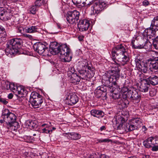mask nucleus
Segmentation results:
<instances>
[{"label": "nucleus", "mask_w": 158, "mask_h": 158, "mask_svg": "<svg viewBox=\"0 0 158 158\" xmlns=\"http://www.w3.org/2000/svg\"><path fill=\"white\" fill-rule=\"evenodd\" d=\"M150 109L153 110L154 109L158 108V102H155L154 103L150 104L149 106Z\"/></svg>", "instance_id": "40"}, {"label": "nucleus", "mask_w": 158, "mask_h": 158, "mask_svg": "<svg viewBox=\"0 0 158 158\" xmlns=\"http://www.w3.org/2000/svg\"><path fill=\"white\" fill-rule=\"evenodd\" d=\"M156 93V91L155 89H152L149 91V94L150 96H153L155 95Z\"/></svg>", "instance_id": "43"}, {"label": "nucleus", "mask_w": 158, "mask_h": 158, "mask_svg": "<svg viewBox=\"0 0 158 158\" xmlns=\"http://www.w3.org/2000/svg\"><path fill=\"white\" fill-rule=\"evenodd\" d=\"M48 127L49 126L47 124L44 123L42 124L40 126V132L50 134L52 132V130L49 129Z\"/></svg>", "instance_id": "24"}, {"label": "nucleus", "mask_w": 158, "mask_h": 158, "mask_svg": "<svg viewBox=\"0 0 158 158\" xmlns=\"http://www.w3.org/2000/svg\"><path fill=\"white\" fill-rule=\"evenodd\" d=\"M13 96V95L11 94H10L8 95V98L9 99H11Z\"/></svg>", "instance_id": "57"}, {"label": "nucleus", "mask_w": 158, "mask_h": 158, "mask_svg": "<svg viewBox=\"0 0 158 158\" xmlns=\"http://www.w3.org/2000/svg\"><path fill=\"white\" fill-rule=\"evenodd\" d=\"M148 129L145 126H143L142 127V130L143 131L144 133H146V131Z\"/></svg>", "instance_id": "53"}, {"label": "nucleus", "mask_w": 158, "mask_h": 158, "mask_svg": "<svg viewBox=\"0 0 158 158\" xmlns=\"http://www.w3.org/2000/svg\"><path fill=\"white\" fill-rule=\"evenodd\" d=\"M67 135H68V137L73 140H77L81 137L80 135L75 132L68 133Z\"/></svg>", "instance_id": "30"}, {"label": "nucleus", "mask_w": 158, "mask_h": 158, "mask_svg": "<svg viewBox=\"0 0 158 158\" xmlns=\"http://www.w3.org/2000/svg\"><path fill=\"white\" fill-rule=\"evenodd\" d=\"M35 5L39 7L45 4L47 1V0H35Z\"/></svg>", "instance_id": "34"}, {"label": "nucleus", "mask_w": 158, "mask_h": 158, "mask_svg": "<svg viewBox=\"0 0 158 158\" xmlns=\"http://www.w3.org/2000/svg\"><path fill=\"white\" fill-rule=\"evenodd\" d=\"M111 69L102 76V82L105 86L110 88L113 87V85L116 86L119 77L120 70L118 63L112 64Z\"/></svg>", "instance_id": "3"}, {"label": "nucleus", "mask_w": 158, "mask_h": 158, "mask_svg": "<svg viewBox=\"0 0 158 158\" xmlns=\"http://www.w3.org/2000/svg\"><path fill=\"white\" fill-rule=\"evenodd\" d=\"M149 2L147 0H144L143 2V5L145 6H146L149 5Z\"/></svg>", "instance_id": "47"}, {"label": "nucleus", "mask_w": 158, "mask_h": 158, "mask_svg": "<svg viewBox=\"0 0 158 158\" xmlns=\"http://www.w3.org/2000/svg\"><path fill=\"white\" fill-rule=\"evenodd\" d=\"M146 80L149 84L156 85L158 84V77L155 75H152L147 78Z\"/></svg>", "instance_id": "19"}, {"label": "nucleus", "mask_w": 158, "mask_h": 158, "mask_svg": "<svg viewBox=\"0 0 158 158\" xmlns=\"http://www.w3.org/2000/svg\"><path fill=\"white\" fill-rule=\"evenodd\" d=\"M117 87V89L115 87L111 88L109 89L110 92L112 94L110 95L111 97L114 99L118 100L121 98L120 100V102H118L120 103L121 102V100H123L124 101V100L122 99V98H121V94L120 93V88H118V86L117 85L116 86Z\"/></svg>", "instance_id": "16"}, {"label": "nucleus", "mask_w": 158, "mask_h": 158, "mask_svg": "<svg viewBox=\"0 0 158 158\" xmlns=\"http://www.w3.org/2000/svg\"><path fill=\"white\" fill-rule=\"evenodd\" d=\"M90 113L92 116L98 118H102L104 115V112L100 110H92L90 111Z\"/></svg>", "instance_id": "22"}, {"label": "nucleus", "mask_w": 158, "mask_h": 158, "mask_svg": "<svg viewBox=\"0 0 158 158\" xmlns=\"http://www.w3.org/2000/svg\"><path fill=\"white\" fill-rule=\"evenodd\" d=\"M5 3V0H0V8H2L1 6H3Z\"/></svg>", "instance_id": "50"}, {"label": "nucleus", "mask_w": 158, "mask_h": 158, "mask_svg": "<svg viewBox=\"0 0 158 158\" xmlns=\"http://www.w3.org/2000/svg\"><path fill=\"white\" fill-rule=\"evenodd\" d=\"M58 28H60V26H59V25H58Z\"/></svg>", "instance_id": "62"}, {"label": "nucleus", "mask_w": 158, "mask_h": 158, "mask_svg": "<svg viewBox=\"0 0 158 158\" xmlns=\"http://www.w3.org/2000/svg\"><path fill=\"white\" fill-rule=\"evenodd\" d=\"M0 102L4 105H6L8 103V102L5 99L3 98H0Z\"/></svg>", "instance_id": "48"}, {"label": "nucleus", "mask_w": 158, "mask_h": 158, "mask_svg": "<svg viewBox=\"0 0 158 158\" xmlns=\"http://www.w3.org/2000/svg\"><path fill=\"white\" fill-rule=\"evenodd\" d=\"M144 146L147 148H152L153 152L158 151V136H151L143 142Z\"/></svg>", "instance_id": "9"}, {"label": "nucleus", "mask_w": 158, "mask_h": 158, "mask_svg": "<svg viewBox=\"0 0 158 158\" xmlns=\"http://www.w3.org/2000/svg\"><path fill=\"white\" fill-rule=\"evenodd\" d=\"M15 93H17L19 95H20L19 97H22L26 96L28 93L26 89L22 86H17L16 87Z\"/></svg>", "instance_id": "20"}, {"label": "nucleus", "mask_w": 158, "mask_h": 158, "mask_svg": "<svg viewBox=\"0 0 158 158\" xmlns=\"http://www.w3.org/2000/svg\"><path fill=\"white\" fill-rule=\"evenodd\" d=\"M152 44L154 48L158 50V36L153 40Z\"/></svg>", "instance_id": "37"}, {"label": "nucleus", "mask_w": 158, "mask_h": 158, "mask_svg": "<svg viewBox=\"0 0 158 158\" xmlns=\"http://www.w3.org/2000/svg\"><path fill=\"white\" fill-rule=\"evenodd\" d=\"M110 140L108 139H100L98 140L99 143L102 142H109L110 141Z\"/></svg>", "instance_id": "46"}, {"label": "nucleus", "mask_w": 158, "mask_h": 158, "mask_svg": "<svg viewBox=\"0 0 158 158\" xmlns=\"http://www.w3.org/2000/svg\"><path fill=\"white\" fill-rule=\"evenodd\" d=\"M116 60L121 63L122 65H124L129 61L130 59L127 52L123 54H119V55L116 56Z\"/></svg>", "instance_id": "18"}, {"label": "nucleus", "mask_w": 158, "mask_h": 158, "mask_svg": "<svg viewBox=\"0 0 158 158\" xmlns=\"http://www.w3.org/2000/svg\"><path fill=\"white\" fill-rule=\"evenodd\" d=\"M69 98L68 104L71 106L75 104L79 101L78 97L75 93L70 94Z\"/></svg>", "instance_id": "21"}, {"label": "nucleus", "mask_w": 158, "mask_h": 158, "mask_svg": "<svg viewBox=\"0 0 158 158\" xmlns=\"http://www.w3.org/2000/svg\"><path fill=\"white\" fill-rule=\"evenodd\" d=\"M94 0H92L90 1V0H86V2H84V4H83L85 6H86L87 7H89L90 6H92L94 2Z\"/></svg>", "instance_id": "39"}, {"label": "nucleus", "mask_w": 158, "mask_h": 158, "mask_svg": "<svg viewBox=\"0 0 158 158\" xmlns=\"http://www.w3.org/2000/svg\"><path fill=\"white\" fill-rule=\"evenodd\" d=\"M5 122L4 121V120L1 119L0 120V123L1 124H2L3 123H4V122Z\"/></svg>", "instance_id": "58"}, {"label": "nucleus", "mask_w": 158, "mask_h": 158, "mask_svg": "<svg viewBox=\"0 0 158 158\" xmlns=\"http://www.w3.org/2000/svg\"><path fill=\"white\" fill-rule=\"evenodd\" d=\"M109 158V157L105 154H101L99 158Z\"/></svg>", "instance_id": "51"}, {"label": "nucleus", "mask_w": 158, "mask_h": 158, "mask_svg": "<svg viewBox=\"0 0 158 158\" xmlns=\"http://www.w3.org/2000/svg\"><path fill=\"white\" fill-rule=\"evenodd\" d=\"M24 29L22 27H17V31L21 33L24 32Z\"/></svg>", "instance_id": "42"}, {"label": "nucleus", "mask_w": 158, "mask_h": 158, "mask_svg": "<svg viewBox=\"0 0 158 158\" xmlns=\"http://www.w3.org/2000/svg\"><path fill=\"white\" fill-rule=\"evenodd\" d=\"M43 102L42 96L38 93L35 92H33L31 93L29 99V102L33 107L34 108L40 107Z\"/></svg>", "instance_id": "8"}, {"label": "nucleus", "mask_w": 158, "mask_h": 158, "mask_svg": "<svg viewBox=\"0 0 158 158\" xmlns=\"http://www.w3.org/2000/svg\"><path fill=\"white\" fill-rule=\"evenodd\" d=\"M84 36L83 35H80L78 37V40L80 41H81L82 40H83L84 38Z\"/></svg>", "instance_id": "52"}, {"label": "nucleus", "mask_w": 158, "mask_h": 158, "mask_svg": "<svg viewBox=\"0 0 158 158\" xmlns=\"http://www.w3.org/2000/svg\"><path fill=\"white\" fill-rule=\"evenodd\" d=\"M127 94L126 95H124L123 96L124 101L121 100V102L118 103L122 106V108H125L129 104V102L127 100V99L132 102L135 101V102L137 103L139 102L140 100V96L136 90H130Z\"/></svg>", "instance_id": "7"}, {"label": "nucleus", "mask_w": 158, "mask_h": 158, "mask_svg": "<svg viewBox=\"0 0 158 158\" xmlns=\"http://www.w3.org/2000/svg\"><path fill=\"white\" fill-rule=\"evenodd\" d=\"M144 30L141 36V39L140 40V44H139L135 45V43L137 42V40H132L131 43L132 46L135 48L141 49L145 48L147 51H149L152 49V44L149 41V39L152 38L151 36L154 37L155 36L151 35V33L149 34Z\"/></svg>", "instance_id": "6"}, {"label": "nucleus", "mask_w": 158, "mask_h": 158, "mask_svg": "<svg viewBox=\"0 0 158 158\" xmlns=\"http://www.w3.org/2000/svg\"><path fill=\"white\" fill-rule=\"evenodd\" d=\"M125 52H127L122 45H118L112 49L111 52L112 57L115 64L116 63L115 61L116 56L119 55V54H123Z\"/></svg>", "instance_id": "14"}, {"label": "nucleus", "mask_w": 158, "mask_h": 158, "mask_svg": "<svg viewBox=\"0 0 158 158\" xmlns=\"http://www.w3.org/2000/svg\"><path fill=\"white\" fill-rule=\"evenodd\" d=\"M95 94H96V95L98 97H102V94L103 93H102L101 92V91L100 90H99L97 88L95 90Z\"/></svg>", "instance_id": "41"}, {"label": "nucleus", "mask_w": 158, "mask_h": 158, "mask_svg": "<svg viewBox=\"0 0 158 158\" xmlns=\"http://www.w3.org/2000/svg\"><path fill=\"white\" fill-rule=\"evenodd\" d=\"M6 32L5 28L2 26L0 25V35L3 34V33Z\"/></svg>", "instance_id": "49"}, {"label": "nucleus", "mask_w": 158, "mask_h": 158, "mask_svg": "<svg viewBox=\"0 0 158 158\" xmlns=\"http://www.w3.org/2000/svg\"><path fill=\"white\" fill-rule=\"evenodd\" d=\"M149 86L150 85L146 80L145 82H143L140 85L139 90L141 92H146L148 91Z\"/></svg>", "instance_id": "27"}, {"label": "nucleus", "mask_w": 158, "mask_h": 158, "mask_svg": "<svg viewBox=\"0 0 158 158\" xmlns=\"http://www.w3.org/2000/svg\"><path fill=\"white\" fill-rule=\"evenodd\" d=\"M49 50L50 53L53 55L59 53L60 59L64 62H69L71 60L72 56L71 50L66 44L59 45L56 42H52L50 43Z\"/></svg>", "instance_id": "2"}, {"label": "nucleus", "mask_w": 158, "mask_h": 158, "mask_svg": "<svg viewBox=\"0 0 158 158\" xmlns=\"http://www.w3.org/2000/svg\"><path fill=\"white\" fill-rule=\"evenodd\" d=\"M86 2V0H82V2L83 4H84V2Z\"/></svg>", "instance_id": "59"}, {"label": "nucleus", "mask_w": 158, "mask_h": 158, "mask_svg": "<svg viewBox=\"0 0 158 158\" xmlns=\"http://www.w3.org/2000/svg\"><path fill=\"white\" fill-rule=\"evenodd\" d=\"M151 35L155 36L156 31L158 30V16L154 17L151 21L150 27L145 30Z\"/></svg>", "instance_id": "13"}, {"label": "nucleus", "mask_w": 158, "mask_h": 158, "mask_svg": "<svg viewBox=\"0 0 158 158\" xmlns=\"http://www.w3.org/2000/svg\"><path fill=\"white\" fill-rule=\"evenodd\" d=\"M97 88L101 91V93H103L102 98H104L106 99L107 94V92L109 93V89H110V88L108 87L105 85H102L99 86Z\"/></svg>", "instance_id": "25"}, {"label": "nucleus", "mask_w": 158, "mask_h": 158, "mask_svg": "<svg viewBox=\"0 0 158 158\" xmlns=\"http://www.w3.org/2000/svg\"><path fill=\"white\" fill-rule=\"evenodd\" d=\"M80 13L76 10H73L68 12L66 20L70 24H74L77 23L79 19Z\"/></svg>", "instance_id": "11"}, {"label": "nucleus", "mask_w": 158, "mask_h": 158, "mask_svg": "<svg viewBox=\"0 0 158 158\" xmlns=\"http://www.w3.org/2000/svg\"><path fill=\"white\" fill-rule=\"evenodd\" d=\"M119 127L123 133L127 132L136 130L134 125L131 122L129 123H122L121 124L120 123Z\"/></svg>", "instance_id": "15"}, {"label": "nucleus", "mask_w": 158, "mask_h": 158, "mask_svg": "<svg viewBox=\"0 0 158 158\" xmlns=\"http://www.w3.org/2000/svg\"><path fill=\"white\" fill-rule=\"evenodd\" d=\"M136 129V130H138L139 128L140 127L142 123L141 120L139 118H134L132 119L131 122Z\"/></svg>", "instance_id": "28"}, {"label": "nucleus", "mask_w": 158, "mask_h": 158, "mask_svg": "<svg viewBox=\"0 0 158 158\" xmlns=\"http://www.w3.org/2000/svg\"><path fill=\"white\" fill-rule=\"evenodd\" d=\"M77 23V27L80 31H86L90 25L89 21L86 19H81Z\"/></svg>", "instance_id": "17"}, {"label": "nucleus", "mask_w": 158, "mask_h": 158, "mask_svg": "<svg viewBox=\"0 0 158 158\" xmlns=\"http://www.w3.org/2000/svg\"><path fill=\"white\" fill-rule=\"evenodd\" d=\"M149 55L150 58L148 59V61H151L152 60L157 61L158 60V52H152Z\"/></svg>", "instance_id": "32"}, {"label": "nucleus", "mask_w": 158, "mask_h": 158, "mask_svg": "<svg viewBox=\"0 0 158 158\" xmlns=\"http://www.w3.org/2000/svg\"><path fill=\"white\" fill-rule=\"evenodd\" d=\"M82 68L78 70L80 76H78L76 73H74V69L72 67L70 68V72L72 73L70 80L72 83L77 84L80 81L81 78L86 80L92 77L94 75L95 71V69L92 67L91 65H89L88 64L87 65H82Z\"/></svg>", "instance_id": "1"}, {"label": "nucleus", "mask_w": 158, "mask_h": 158, "mask_svg": "<svg viewBox=\"0 0 158 158\" xmlns=\"http://www.w3.org/2000/svg\"><path fill=\"white\" fill-rule=\"evenodd\" d=\"M106 6V3L103 1L94 0L91 9L92 10L95 11V13L98 14L103 10Z\"/></svg>", "instance_id": "12"}, {"label": "nucleus", "mask_w": 158, "mask_h": 158, "mask_svg": "<svg viewBox=\"0 0 158 158\" xmlns=\"http://www.w3.org/2000/svg\"><path fill=\"white\" fill-rule=\"evenodd\" d=\"M149 65V69L152 71L158 70V60L157 61L152 60L148 61Z\"/></svg>", "instance_id": "23"}, {"label": "nucleus", "mask_w": 158, "mask_h": 158, "mask_svg": "<svg viewBox=\"0 0 158 158\" xmlns=\"http://www.w3.org/2000/svg\"><path fill=\"white\" fill-rule=\"evenodd\" d=\"M48 44L45 42H39L34 44L33 46L34 50L39 54L43 56L48 55Z\"/></svg>", "instance_id": "10"}, {"label": "nucleus", "mask_w": 158, "mask_h": 158, "mask_svg": "<svg viewBox=\"0 0 158 158\" xmlns=\"http://www.w3.org/2000/svg\"><path fill=\"white\" fill-rule=\"evenodd\" d=\"M17 85H15L12 83H10L9 84L7 85V88L8 89H9L11 90L13 92H15L16 87Z\"/></svg>", "instance_id": "33"}, {"label": "nucleus", "mask_w": 158, "mask_h": 158, "mask_svg": "<svg viewBox=\"0 0 158 158\" xmlns=\"http://www.w3.org/2000/svg\"><path fill=\"white\" fill-rule=\"evenodd\" d=\"M26 124L27 127L31 130L36 128L37 127L36 122L35 121L28 120L26 121Z\"/></svg>", "instance_id": "29"}, {"label": "nucleus", "mask_w": 158, "mask_h": 158, "mask_svg": "<svg viewBox=\"0 0 158 158\" xmlns=\"http://www.w3.org/2000/svg\"><path fill=\"white\" fill-rule=\"evenodd\" d=\"M3 34L0 35V44L3 43L6 40V32H4Z\"/></svg>", "instance_id": "38"}, {"label": "nucleus", "mask_w": 158, "mask_h": 158, "mask_svg": "<svg viewBox=\"0 0 158 158\" xmlns=\"http://www.w3.org/2000/svg\"><path fill=\"white\" fill-rule=\"evenodd\" d=\"M1 118L4 120L6 127L11 131H15L19 127V123L16 122V117L13 113L7 109H4L2 111Z\"/></svg>", "instance_id": "4"}, {"label": "nucleus", "mask_w": 158, "mask_h": 158, "mask_svg": "<svg viewBox=\"0 0 158 158\" xmlns=\"http://www.w3.org/2000/svg\"><path fill=\"white\" fill-rule=\"evenodd\" d=\"M130 90H129L128 88L126 86H123L121 89V91L122 92V98L123 99V95H126L128 92V91Z\"/></svg>", "instance_id": "35"}, {"label": "nucleus", "mask_w": 158, "mask_h": 158, "mask_svg": "<svg viewBox=\"0 0 158 158\" xmlns=\"http://www.w3.org/2000/svg\"><path fill=\"white\" fill-rule=\"evenodd\" d=\"M73 3L75 5H78L82 2V0H72Z\"/></svg>", "instance_id": "44"}, {"label": "nucleus", "mask_w": 158, "mask_h": 158, "mask_svg": "<svg viewBox=\"0 0 158 158\" xmlns=\"http://www.w3.org/2000/svg\"><path fill=\"white\" fill-rule=\"evenodd\" d=\"M37 6L36 5L32 6L28 9V11L29 13H31L32 14H35L37 11L36 6Z\"/></svg>", "instance_id": "36"}, {"label": "nucleus", "mask_w": 158, "mask_h": 158, "mask_svg": "<svg viewBox=\"0 0 158 158\" xmlns=\"http://www.w3.org/2000/svg\"><path fill=\"white\" fill-rule=\"evenodd\" d=\"M40 28L37 26H32L25 29L26 32L30 33H33L39 32Z\"/></svg>", "instance_id": "26"}, {"label": "nucleus", "mask_w": 158, "mask_h": 158, "mask_svg": "<svg viewBox=\"0 0 158 158\" xmlns=\"http://www.w3.org/2000/svg\"><path fill=\"white\" fill-rule=\"evenodd\" d=\"M22 42L21 39L18 38H14L8 41L6 44L5 50L6 54L10 56L12 55L21 54L20 48Z\"/></svg>", "instance_id": "5"}, {"label": "nucleus", "mask_w": 158, "mask_h": 158, "mask_svg": "<svg viewBox=\"0 0 158 158\" xmlns=\"http://www.w3.org/2000/svg\"><path fill=\"white\" fill-rule=\"evenodd\" d=\"M5 10L3 8H0V16H2L5 14Z\"/></svg>", "instance_id": "45"}, {"label": "nucleus", "mask_w": 158, "mask_h": 158, "mask_svg": "<svg viewBox=\"0 0 158 158\" xmlns=\"http://www.w3.org/2000/svg\"><path fill=\"white\" fill-rule=\"evenodd\" d=\"M149 61H148V62L145 64L143 63L142 64H140L139 67L142 72L146 73L147 72L148 69H149Z\"/></svg>", "instance_id": "31"}, {"label": "nucleus", "mask_w": 158, "mask_h": 158, "mask_svg": "<svg viewBox=\"0 0 158 158\" xmlns=\"http://www.w3.org/2000/svg\"><path fill=\"white\" fill-rule=\"evenodd\" d=\"M94 157L92 156H90V158H94Z\"/></svg>", "instance_id": "61"}, {"label": "nucleus", "mask_w": 158, "mask_h": 158, "mask_svg": "<svg viewBox=\"0 0 158 158\" xmlns=\"http://www.w3.org/2000/svg\"><path fill=\"white\" fill-rule=\"evenodd\" d=\"M24 36L25 37L28 38L30 39H31L32 38V36L29 34H24Z\"/></svg>", "instance_id": "54"}, {"label": "nucleus", "mask_w": 158, "mask_h": 158, "mask_svg": "<svg viewBox=\"0 0 158 158\" xmlns=\"http://www.w3.org/2000/svg\"><path fill=\"white\" fill-rule=\"evenodd\" d=\"M33 135L34 136H35V135H36V134H34Z\"/></svg>", "instance_id": "63"}, {"label": "nucleus", "mask_w": 158, "mask_h": 158, "mask_svg": "<svg viewBox=\"0 0 158 158\" xmlns=\"http://www.w3.org/2000/svg\"><path fill=\"white\" fill-rule=\"evenodd\" d=\"M56 129V128H55V127H53L52 128V131L53 130H55Z\"/></svg>", "instance_id": "60"}, {"label": "nucleus", "mask_w": 158, "mask_h": 158, "mask_svg": "<svg viewBox=\"0 0 158 158\" xmlns=\"http://www.w3.org/2000/svg\"><path fill=\"white\" fill-rule=\"evenodd\" d=\"M142 158H150V156L149 155H143V156Z\"/></svg>", "instance_id": "56"}, {"label": "nucleus", "mask_w": 158, "mask_h": 158, "mask_svg": "<svg viewBox=\"0 0 158 158\" xmlns=\"http://www.w3.org/2000/svg\"><path fill=\"white\" fill-rule=\"evenodd\" d=\"M106 129V128L104 126H102L99 129V130L101 131H102L103 130H105Z\"/></svg>", "instance_id": "55"}]
</instances>
